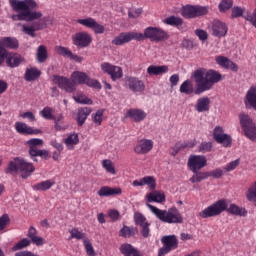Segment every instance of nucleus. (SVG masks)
Listing matches in <instances>:
<instances>
[{"instance_id": "nucleus-1", "label": "nucleus", "mask_w": 256, "mask_h": 256, "mask_svg": "<svg viewBox=\"0 0 256 256\" xmlns=\"http://www.w3.org/2000/svg\"><path fill=\"white\" fill-rule=\"evenodd\" d=\"M221 73L215 70H208L205 68H198L192 73V78L195 81V89L191 80L184 81L180 86V93L184 95H201L205 91H211L215 83H219L222 79Z\"/></svg>"}, {"instance_id": "nucleus-2", "label": "nucleus", "mask_w": 256, "mask_h": 256, "mask_svg": "<svg viewBox=\"0 0 256 256\" xmlns=\"http://www.w3.org/2000/svg\"><path fill=\"white\" fill-rule=\"evenodd\" d=\"M10 7L15 11L16 15H12L13 21H37L43 17V13L34 11L38 5L35 0H9Z\"/></svg>"}, {"instance_id": "nucleus-3", "label": "nucleus", "mask_w": 256, "mask_h": 256, "mask_svg": "<svg viewBox=\"0 0 256 256\" xmlns=\"http://www.w3.org/2000/svg\"><path fill=\"white\" fill-rule=\"evenodd\" d=\"M230 213V215H236L237 217H247V209L239 207L237 204H227V199H220L204 210L200 211L198 216L201 219H209L211 217H219L221 213Z\"/></svg>"}, {"instance_id": "nucleus-4", "label": "nucleus", "mask_w": 256, "mask_h": 256, "mask_svg": "<svg viewBox=\"0 0 256 256\" xmlns=\"http://www.w3.org/2000/svg\"><path fill=\"white\" fill-rule=\"evenodd\" d=\"M146 207H148L151 213H153V215H155L159 221H162V223H169L170 225L183 223V215H181V212H179L177 207H171L168 210H162L149 203L146 204Z\"/></svg>"}, {"instance_id": "nucleus-5", "label": "nucleus", "mask_w": 256, "mask_h": 256, "mask_svg": "<svg viewBox=\"0 0 256 256\" xmlns=\"http://www.w3.org/2000/svg\"><path fill=\"white\" fill-rule=\"evenodd\" d=\"M18 171L21 173L22 179H27L35 173V166L23 158H15L8 164L7 173H17Z\"/></svg>"}, {"instance_id": "nucleus-6", "label": "nucleus", "mask_w": 256, "mask_h": 256, "mask_svg": "<svg viewBox=\"0 0 256 256\" xmlns=\"http://www.w3.org/2000/svg\"><path fill=\"white\" fill-rule=\"evenodd\" d=\"M138 41L149 39L155 43H161L169 39V33L160 27L149 26L144 30V33L137 32Z\"/></svg>"}, {"instance_id": "nucleus-7", "label": "nucleus", "mask_w": 256, "mask_h": 256, "mask_svg": "<svg viewBox=\"0 0 256 256\" xmlns=\"http://www.w3.org/2000/svg\"><path fill=\"white\" fill-rule=\"evenodd\" d=\"M71 80L77 85H87V87H91L92 89L101 90V82L89 77L85 72L74 71L71 74Z\"/></svg>"}, {"instance_id": "nucleus-8", "label": "nucleus", "mask_w": 256, "mask_h": 256, "mask_svg": "<svg viewBox=\"0 0 256 256\" xmlns=\"http://www.w3.org/2000/svg\"><path fill=\"white\" fill-rule=\"evenodd\" d=\"M209 13V8L207 6L201 5H185L181 9V16L185 19H196V17H203Z\"/></svg>"}, {"instance_id": "nucleus-9", "label": "nucleus", "mask_w": 256, "mask_h": 256, "mask_svg": "<svg viewBox=\"0 0 256 256\" xmlns=\"http://www.w3.org/2000/svg\"><path fill=\"white\" fill-rule=\"evenodd\" d=\"M27 145L29 147L28 153L32 160L37 161L36 157H41L42 159H47V157H49V151L38 148L43 145V139L32 138L27 141Z\"/></svg>"}, {"instance_id": "nucleus-10", "label": "nucleus", "mask_w": 256, "mask_h": 256, "mask_svg": "<svg viewBox=\"0 0 256 256\" xmlns=\"http://www.w3.org/2000/svg\"><path fill=\"white\" fill-rule=\"evenodd\" d=\"M240 125L244 131L245 137L250 141H256V125L253 123V119L247 114H240Z\"/></svg>"}, {"instance_id": "nucleus-11", "label": "nucleus", "mask_w": 256, "mask_h": 256, "mask_svg": "<svg viewBox=\"0 0 256 256\" xmlns=\"http://www.w3.org/2000/svg\"><path fill=\"white\" fill-rule=\"evenodd\" d=\"M163 247L158 250V256H165L179 247V240L175 235L164 236L161 239Z\"/></svg>"}, {"instance_id": "nucleus-12", "label": "nucleus", "mask_w": 256, "mask_h": 256, "mask_svg": "<svg viewBox=\"0 0 256 256\" xmlns=\"http://www.w3.org/2000/svg\"><path fill=\"white\" fill-rule=\"evenodd\" d=\"M188 169L192 173H197V171H201L204 167H207V157L205 155H195L192 154L188 158Z\"/></svg>"}, {"instance_id": "nucleus-13", "label": "nucleus", "mask_w": 256, "mask_h": 256, "mask_svg": "<svg viewBox=\"0 0 256 256\" xmlns=\"http://www.w3.org/2000/svg\"><path fill=\"white\" fill-rule=\"evenodd\" d=\"M72 43L78 49H85L93 43V37L89 32H77L72 36Z\"/></svg>"}, {"instance_id": "nucleus-14", "label": "nucleus", "mask_w": 256, "mask_h": 256, "mask_svg": "<svg viewBox=\"0 0 256 256\" xmlns=\"http://www.w3.org/2000/svg\"><path fill=\"white\" fill-rule=\"evenodd\" d=\"M54 82L58 85L59 89H62V91L66 93H75V91H77V86L72 78L54 76Z\"/></svg>"}, {"instance_id": "nucleus-15", "label": "nucleus", "mask_w": 256, "mask_h": 256, "mask_svg": "<svg viewBox=\"0 0 256 256\" xmlns=\"http://www.w3.org/2000/svg\"><path fill=\"white\" fill-rule=\"evenodd\" d=\"M100 68L104 73H107V75H110L112 81H117V79H121V77H123V69L109 62L102 63L100 65Z\"/></svg>"}, {"instance_id": "nucleus-16", "label": "nucleus", "mask_w": 256, "mask_h": 256, "mask_svg": "<svg viewBox=\"0 0 256 256\" xmlns=\"http://www.w3.org/2000/svg\"><path fill=\"white\" fill-rule=\"evenodd\" d=\"M77 23L87 27V29H92L96 35H103V33H105V26L98 24L97 21L91 17L78 19Z\"/></svg>"}, {"instance_id": "nucleus-17", "label": "nucleus", "mask_w": 256, "mask_h": 256, "mask_svg": "<svg viewBox=\"0 0 256 256\" xmlns=\"http://www.w3.org/2000/svg\"><path fill=\"white\" fill-rule=\"evenodd\" d=\"M125 86L127 89H130L132 93H143V91H145V82L137 77H127Z\"/></svg>"}, {"instance_id": "nucleus-18", "label": "nucleus", "mask_w": 256, "mask_h": 256, "mask_svg": "<svg viewBox=\"0 0 256 256\" xmlns=\"http://www.w3.org/2000/svg\"><path fill=\"white\" fill-rule=\"evenodd\" d=\"M131 41H138L137 32H121L112 40V45L121 46Z\"/></svg>"}, {"instance_id": "nucleus-19", "label": "nucleus", "mask_w": 256, "mask_h": 256, "mask_svg": "<svg viewBox=\"0 0 256 256\" xmlns=\"http://www.w3.org/2000/svg\"><path fill=\"white\" fill-rule=\"evenodd\" d=\"M153 145V140H139L136 146L134 147V153H136L137 155H147V153L153 150Z\"/></svg>"}, {"instance_id": "nucleus-20", "label": "nucleus", "mask_w": 256, "mask_h": 256, "mask_svg": "<svg viewBox=\"0 0 256 256\" xmlns=\"http://www.w3.org/2000/svg\"><path fill=\"white\" fill-rule=\"evenodd\" d=\"M15 129L20 135H39L42 133L41 130L35 129L23 122H16Z\"/></svg>"}, {"instance_id": "nucleus-21", "label": "nucleus", "mask_w": 256, "mask_h": 256, "mask_svg": "<svg viewBox=\"0 0 256 256\" xmlns=\"http://www.w3.org/2000/svg\"><path fill=\"white\" fill-rule=\"evenodd\" d=\"M215 61L217 65L223 69H230V71H233V73H237V71H239V66L225 56H216Z\"/></svg>"}, {"instance_id": "nucleus-22", "label": "nucleus", "mask_w": 256, "mask_h": 256, "mask_svg": "<svg viewBox=\"0 0 256 256\" xmlns=\"http://www.w3.org/2000/svg\"><path fill=\"white\" fill-rule=\"evenodd\" d=\"M227 31H229V28L224 22H221L220 20H215L213 22L212 35L214 37H218L221 39V37H225V35H227Z\"/></svg>"}, {"instance_id": "nucleus-23", "label": "nucleus", "mask_w": 256, "mask_h": 256, "mask_svg": "<svg viewBox=\"0 0 256 256\" xmlns=\"http://www.w3.org/2000/svg\"><path fill=\"white\" fill-rule=\"evenodd\" d=\"M92 111L93 109H91V107L78 108L76 116V122L78 127H83V125H85V121H87V118L89 117V115H91Z\"/></svg>"}, {"instance_id": "nucleus-24", "label": "nucleus", "mask_w": 256, "mask_h": 256, "mask_svg": "<svg viewBox=\"0 0 256 256\" xmlns=\"http://www.w3.org/2000/svg\"><path fill=\"white\" fill-rule=\"evenodd\" d=\"M27 237L30 239V242L33 243V245H36V247L45 245V239L37 236V229L33 226L28 229Z\"/></svg>"}, {"instance_id": "nucleus-25", "label": "nucleus", "mask_w": 256, "mask_h": 256, "mask_svg": "<svg viewBox=\"0 0 256 256\" xmlns=\"http://www.w3.org/2000/svg\"><path fill=\"white\" fill-rule=\"evenodd\" d=\"M126 117L135 121V123H140V121H144L147 117V113L141 109H130L126 113Z\"/></svg>"}, {"instance_id": "nucleus-26", "label": "nucleus", "mask_w": 256, "mask_h": 256, "mask_svg": "<svg viewBox=\"0 0 256 256\" xmlns=\"http://www.w3.org/2000/svg\"><path fill=\"white\" fill-rule=\"evenodd\" d=\"M45 28V24H41V22H34L32 26L22 25V33L25 35H29V37H36L35 31H41V29Z\"/></svg>"}, {"instance_id": "nucleus-27", "label": "nucleus", "mask_w": 256, "mask_h": 256, "mask_svg": "<svg viewBox=\"0 0 256 256\" xmlns=\"http://www.w3.org/2000/svg\"><path fill=\"white\" fill-rule=\"evenodd\" d=\"M23 61H25V58H23L21 54L17 53L8 54L6 58V64L8 67L11 68L19 67L23 63Z\"/></svg>"}, {"instance_id": "nucleus-28", "label": "nucleus", "mask_w": 256, "mask_h": 256, "mask_svg": "<svg viewBox=\"0 0 256 256\" xmlns=\"http://www.w3.org/2000/svg\"><path fill=\"white\" fill-rule=\"evenodd\" d=\"M121 193V188H111L109 186H103L97 192L99 197H113L115 195H121Z\"/></svg>"}, {"instance_id": "nucleus-29", "label": "nucleus", "mask_w": 256, "mask_h": 256, "mask_svg": "<svg viewBox=\"0 0 256 256\" xmlns=\"http://www.w3.org/2000/svg\"><path fill=\"white\" fill-rule=\"evenodd\" d=\"M0 46L4 49H19V40L15 37H2L0 39Z\"/></svg>"}, {"instance_id": "nucleus-30", "label": "nucleus", "mask_w": 256, "mask_h": 256, "mask_svg": "<svg viewBox=\"0 0 256 256\" xmlns=\"http://www.w3.org/2000/svg\"><path fill=\"white\" fill-rule=\"evenodd\" d=\"M246 107H252L256 109V86H251L246 93L245 97Z\"/></svg>"}, {"instance_id": "nucleus-31", "label": "nucleus", "mask_w": 256, "mask_h": 256, "mask_svg": "<svg viewBox=\"0 0 256 256\" xmlns=\"http://www.w3.org/2000/svg\"><path fill=\"white\" fill-rule=\"evenodd\" d=\"M211 105V99L209 97L204 96L197 100L195 109L198 113H205V111H209V107Z\"/></svg>"}, {"instance_id": "nucleus-32", "label": "nucleus", "mask_w": 256, "mask_h": 256, "mask_svg": "<svg viewBox=\"0 0 256 256\" xmlns=\"http://www.w3.org/2000/svg\"><path fill=\"white\" fill-rule=\"evenodd\" d=\"M168 71H169V66H167V65H162V66L150 65L147 68V73L150 76L163 75L164 73H167Z\"/></svg>"}, {"instance_id": "nucleus-33", "label": "nucleus", "mask_w": 256, "mask_h": 256, "mask_svg": "<svg viewBox=\"0 0 256 256\" xmlns=\"http://www.w3.org/2000/svg\"><path fill=\"white\" fill-rule=\"evenodd\" d=\"M137 235V228L133 226L124 225L119 231V237H124V239H131Z\"/></svg>"}, {"instance_id": "nucleus-34", "label": "nucleus", "mask_w": 256, "mask_h": 256, "mask_svg": "<svg viewBox=\"0 0 256 256\" xmlns=\"http://www.w3.org/2000/svg\"><path fill=\"white\" fill-rule=\"evenodd\" d=\"M146 199L148 203H163L165 201V194L159 191H153L147 194Z\"/></svg>"}, {"instance_id": "nucleus-35", "label": "nucleus", "mask_w": 256, "mask_h": 256, "mask_svg": "<svg viewBox=\"0 0 256 256\" xmlns=\"http://www.w3.org/2000/svg\"><path fill=\"white\" fill-rule=\"evenodd\" d=\"M52 121H54V129L56 131H65V129H67V125H65V116H63V113L54 116Z\"/></svg>"}, {"instance_id": "nucleus-36", "label": "nucleus", "mask_w": 256, "mask_h": 256, "mask_svg": "<svg viewBox=\"0 0 256 256\" xmlns=\"http://www.w3.org/2000/svg\"><path fill=\"white\" fill-rule=\"evenodd\" d=\"M41 77V71L37 68H27L24 74L25 81H35Z\"/></svg>"}, {"instance_id": "nucleus-37", "label": "nucleus", "mask_w": 256, "mask_h": 256, "mask_svg": "<svg viewBox=\"0 0 256 256\" xmlns=\"http://www.w3.org/2000/svg\"><path fill=\"white\" fill-rule=\"evenodd\" d=\"M163 23L165 25H170V27H176L179 29L184 23L183 18L177 17V16H169L166 19H164Z\"/></svg>"}, {"instance_id": "nucleus-38", "label": "nucleus", "mask_w": 256, "mask_h": 256, "mask_svg": "<svg viewBox=\"0 0 256 256\" xmlns=\"http://www.w3.org/2000/svg\"><path fill=\"white\" fill-rule=\"evenodd\" d=\"M55 185L53 180H45L33 186L34 191H49Z\"/></svg>"}, {"instance_id": "nucleus-39", "label": "nucleus", "mask_w": 256, "mask_h": 256, "mask_svg": "<svg viewBox=\"0 0 256 256\" xmlns=\"http://www.w3.org/2000/svg\"><path fill=\"white\" fill-rule=\"evenodd\" d=\"M73 99L76 103H80V105H93V100L81 92L73 95Z\"/></svg>"}, {"instance_id": "nucleus-40", "label": "nucleus", "mask_w": 256, "mask_h": 256, "mask_svg": "<svg viewBox=\"0 0 256 256\" xmlns=\"http://www.w3.org/2000/svg\"><path fill=\"white\" fill-rule=\"evenodd\" d=\"M47 57H49V55L47 54V47L40 45L37 48L36 53V59L38 63H45V61H47Z\"/></svg>"}, {"instance_id": "nucleus-41", "label": "nucleus", "mask_w": 256, "mask_h": 256, "mask_svg": "<svg viewBox=\"0 0 256 256\" xmlns=\"http://www.w3.org/2000/svg\"><path fill=\"white\" fill-rule=\"evenodd\" d=\"M194 174L190 178V183H201V181H205V179H209L207 172H201L197 170L193 172Z\"/></svg>"}, {"instance_id": "nucleus-42", "label": "nucleus", "mask_w": 256, "mask_h": 256, "mask_svg": "<svg viewBox=\"0 0 256 256\" xmlns=\"http://www.w3.org/2000/svg\"><path fill=\"white\" fill-rule=\"evenodd\" d=\"M215 141L216 143H219L220 145H222V147H226V148L231 147L233 143V139L228 134H224L223 136H220V137L218 136Z\"/></svg>"}, {"instance_id": "nucleus-43", "label": "nucleus", "mask_w": 256, "mask_h": 256, "mask_svg": "<svg viewBox=\"0 0 256 256\" xmlns=\"http://www.w3.org/2000/svg\"><path fill=\"white\" fill-rule=\"evenodd\" d=\"M53 113H55V110L49 106L44 107L43 110L40 111L41 117H43V119H47L48 121H53L55 117Z\"/></svg>"}, {"instance_id": "nucleus-44", "label": "nucleus", "mask_w": 256, "mask_h": 256, "mask_svg": "<svg viewBox=\"0 0 256 256\" xmlns=\"http://www.w3.org/2000/svg\"><path fill=\"white\" fill-rule=\"evenodd\" d=\"M143 185H147L151 191H155L157 180L153 176H145L142 178Z\"/></svg>"}, {"instance_id": "nucleus-45", "label": "nucleus", "mask_w": 256, "mask_h": 256, "mask_svg": "<svg viewBox=\"0 0 256 256\" xmlns=\"http://www.w3.org/2000/svg\"><path fill=\"white\" fill-rule=\"evenodd\" d=\"M105 113V109H99L95 113L92 114V121L98 127L103 123V114Z\"/></svg>"}, {"instance_id": "nucleus-46", "label": "nucleus", "mask_w": 256, "mask_h": 256, "mask_svg": "<svg viewBox=\"0 0 256 256\" xmlns=\"http://www.w3.org/2000/svg\"><path fill=\"white\" fill-rule=\"evenodd\" d=\"M199 153H211L213 151V142L204 141L198 146Z\"/></svg>"}, {"instance_id": "nucleus-47", "label": "nucleus", "mask_w": 256, "mask_h": 256, "mask_svg": "<svg viewBox=\"0 0 256 256\" xmlns=\"http://www.w3.org/2000/svg\"><path fill=\"white\" fill-rule=\"evenodd\" d=\"M134 222H135V225H139V227L149 223L147 222V218L145 217V215H143L140 212L134 213Z\"/></svg>"}, {"instance_id": "nucleus-48", "label": "nucleus", "mask_w": 256, "mask_h": 256, "mask_svg": "<svg viewBox=\"0 0 256 256\" xmlns=\"http://www.w3.org/2000/svg\"><path fill=\"white\" fill-rule=\"evenodd\" d=\"M29 245H31V240L23 238L13 246L12 250L21 251V249H25V247H29Z\"/></svg>"}, {"instance_id": "nucleus-49", "label": "nucleus", "mask_w": 256, "mask_h": 256, "mask_svg": "<svg viewBox=\"0 0 256 256\" xmlns=\"http://www.w3.org/2000/svg\"><path fill=\"white\" fill-rule=\"evenodd\" d=\"M102 167L110 173V175H115L117 172L115 171V166H113V162L111 160H103Z\"/></svg>"}, {"instance_id": "nucleus-50", "label": "nucleus", "mask_w": 256, "mask_h": 256, "mask_svg": "<svg viewBox=\"0 0 256 256\" xmlns=\"http://www.w3.org/2000/svg\"><path fill=\"white\" fill-rule=\"evenodd\" d=\"M233 7V0H222L218 6L220 13H225Z\"/></svg>"}, {"instance_id": "nucleus-51", "label": "nucleus", "mask_w": 256, "mask_h": 256, "mask_svg": "<svg viewBox=\"0 0 256 256\" xmlns=\"http://www.w3.org/2000/svg\"><path fill=\"white\" fill-rule=\"evenodd\" d=\"M246 199L248 201H256V181L249 187L246 192Z\"/></svg>"}, {"instance_id": "nucleus-52", "label": "nucleus", "mask_w": 256, "mask_h": 256, "mask_svg": "<svg viewBox=\"0 0 256 256\" xmlns=\"http://www.w3.org/2000/svg\"><path fill=\"white\" fill-rule=\"evenodd\" d=\"M65 145L69 147V145H77L79 143V135L70 134L64 141Z\"/></svg>"}, {"instance_id": "nucleus-53", "label": "nucleus", "mask_w": 256, "mask_h": 256, "mask_svg": "<svg viewBox=\"0 0 256 256\" xmlns=\"http://www.w3.org/2000/svg\"><path fill=\"white\" fill-rule=\"evenodd\" d=\"M245 10L243 8L235 6L232 8V14L231 17L232 19H237L239 17H245Z\"/></svg>"}, {"instance_id": "nucleus-54", "label": "nucleus", "mask_w": 256, "mask_h": 256, "mask_svg": "<svg viewBox=\"0 0 256 256\" xmlns=\"http://www.w3.org/2000/svg\"><path fill=\"white\" fill-rule=\"evenodd\" d=\"M56 52L58 53V55H62V57H68V58H70L73 53L71 52V50H69V48L63 47V46H57Z\"/></svg>"}, {"instance_id": "nucleus-55", "label": "nucleus", "mask_w": 256, "mask_h": 256, "mask_svg": "<svg viewBox=\"0 0 256 256\" xmlns=\"http://www.w3.org/2000/svg\"><path fill=\"white\" fill-rule=\"evenodd\" d=\"M70 233V237L71 239H78V240H81V239H85V233L79 231V229L77 228H73L72 230L69 231Z\"/></svg>"}, {"instance_id": "nucleus-56", "label": "nucleus", "mask_w": 256, "mask_h": 256, "mask_svg": "<svg viewBox=\"0 0 256 256\" xmlns=\"http://www.w3.org/2000/svg\"><path fill=\"white\" fill-rule=\"evenodd\" d=\"M11 223V219L9 218V214H3L0 217V231H3L5 227H7Z\"/></svg>"}, {"instance_id": "nucleus-57", "label": "nucleus", "mask_w": 256, "mask_h": 256, "mask_svg": "<svg viewBox=\"0 0 256 256\" xmlns=\"http://www.w3.org/2000/svg\"><path fill=\"white\" fill-rule=\"evenodd\" d=\"M140 227H141L140 233L142 237H144V239H147L148 237H150L151 229L149 227H151V224L148 222L147 224H144Z\"/></svg>"}, {"instance_id": "nucleus-58", "label": "nucleus", "mask_w": 256, "mask_h": 256, "mask_svg": "<svg viewBox=\"0 0 256 256\" xmlns=\"http://www.w3.org/2000/svg\"><path fill=\"white\" fill-rule=\"evenodd\" d=\"M195 35H197L200 41H207V39H209V34L203 29H196Z\"/></svg>"}, {"instance_id": "nucleus-59", "label": "nucleus", "mask_w": 256, "mask_h": 256, "mask_svg": "<svg viewBox=\"0 0 256 256\" xmlns=\"http://www.w3.org/2000/svg\"><path fill=\"white\" fill-rule=\"evenodd\" d=\"M208 177H213L214 179H221L223 177V170L221 168H217L210 172H207Z\"/></svg>"}, {"instance_id": "nucleus-60", "label": "nucleus", "mask_w": 256, "mask_h": 256, "mask_svg": "<svg viewBox=\"0 0 256 256\" xmlns=\"http://www.w3.org/2000/svg\"><path fill=\"white\" fill-rule=\"evenodd\" d=\"M239 163H240V160H239V159L234 160V161L228 163V164L224 167V169H225V171H227V172L235 171V169H237V167H239Z\"/></svg>"}, {"instance_id": "nucleus-61", "label": "nucleus", "mask_w": 256, "mask_h": 256, "mask_svg": "<svg viewBox=\"0 0 256 256\" xmlns=\"http://www.w3.org/2000/svg\"><path fill=\"white\" fill-rule=\"evenodd\" d=\"M108 217L111 221H119L121 214L116 209H112L108 211Z\"/></svg>"}, {"instance_id": "nucleus-62", "label": "nucleus", "mask_w": 256, "mask_h": 256, "mask_svg": "<svg viewBox=\"0 0 256 256\" xmlns=\"http://www.w3.org/2000/svg\"><path fill=\"white\" fill-rule=\"evenodd\" d=\"M8 55H9V52L7 51V49L3 48L0 45V65H3V63H5V61L7 60Z\"/></svg>"}, {"instance_id": "nucleus-63", "label": "nucleus", "mask_w": 256, "mask_h": 256, "mask_svg": "<svg viewBox=\"0 0 256 256\" xmlns=\"http://www.w3.org/2000/svg\"><path fill=\"white\" fill-rule=\"evenodd\" d=\"M86 253L88 256H95V250L93 249V245L90 242L84 241Z\"/></svg>"}, {"instance_id": "nucleus-64", "label": "nucleus", "mask_w": 256, "mask_h": 256, "mask_svg": "<svg viewBox=\"0 0 256 256\" xmlns=\"http://www.w3.org/2000/svg\"><path fill=\"white\" fill-rule=\"evenodd\" d=\"M195 147V141H184L180 144L179 149H193Z\"/></svg>"}]
</instances>
